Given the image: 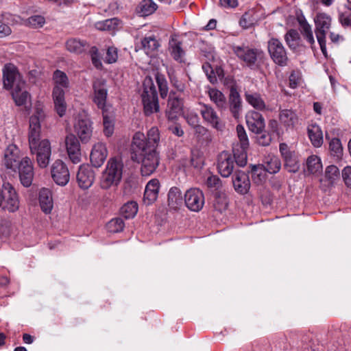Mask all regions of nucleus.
Here are the masks:
<instances>
[{"instance_id": "nucleus-1", "label": "nucleus", "mask_w": 351, "mask_h": 351, "mask_svg": "<svg viewBox=\"0 0 351 351\" xmlns=\"http://www.w3.org/2000/svg\"><path fill=\"white\" fill-rule=\"evenodd\" d=\"M123 169V164L120 158H110L100 178L101 188L108 189L112 186H117L122 178Z\"/></svg>"}, {"instance_id": "nucleus-2", "label": "nucleus", "mask_w": 351, "mask_h": 351, "mask_svg": "<svg viewBox=\"0 0 351 351\" xmlns=\"http://www.w3.org/2000/svg\"><path fill=\"white\" fill-rule=\"evenodd\" d=\"M132 160L141 163V173L143 176H149L159 165V156L156 150L133 149Z\"/></svg>"}, {"instance_id": "nucleus-3", "label": "nucleus", "mask_w": 351, "mask_h": 351, "mask_svg": "<svg viewBox=\"0 0 351 351\" xmlns=\"http://www.w3.org/2000/svg\"><path fill=\"white\" fill-rule=\"evenodd\" d=\"M144 112L149 116L159 111L158 93L152 79L146 77L143 81V91L141 95Z\"/></svg>"}, {"instance_id": "nucleus-4", "label": "nucleus", "mask_w": 351, "mask_h": 351, "mask_svg": "<svg viewBox=\"0 0 351 351\" xmlns=\"http://www.w3.org/2000/svg\"><path fill=\"white\" fill-rule=\"evenodd\" d=\"M315 33L322 53L327 57L326 35L331 26L332 19L326 13H317L314 19Z\"/></svg>"}, {"instance_id": "nucleus-5", "label": "nucleus", "mask_w": 351, "mask_h": 351, "mask_svg": "<svg viewBox=\"0 0 351 351\" xmlns=\"http://www.w3.org/2000/svg\"><path fill=\"white\" fill-rule=\"evenodd\" d=\"M0 208L9 213H14L19 210L18 194L9 182H4L2 189H0Z\"/></svg>"}, {"instance_id": "nucleus-6", "label": "nucleus", "mask_w": 351, "mask_h": 351, "mask_svg": "<svg viewBox=\"0 0 351 351\" xmlns=\"http://www.w3.org/2000/svg\"><path fill=\"white\" fill-rule=\"evenodd\" d=\"M236 130L239 143L233 147L234 157L237 164L243 167L247 163V151L250 145L249 139L242 125H237Z\"/></svg>"}, {"instance_id": "nucleus-7", "label": "nucleus", "mask_w": 351, "mask_h": 351, "mask_svg": "<svg viewBox=\"0 0 351 351\" xmlns=\"http://www.w3.org/2000/svg\"><path fill=\"white\" fill-rule=\"evenodd\" d=\"M160 141V133L158 128L152 127L147 134V137L143 134L136 133L133 137V149H143L156 150Z\"/></svg>"}, {"instance_id": "nucleus-8", "label": "nucleus", "mask_w": 351, "mask_h": 351, "mask_svg": "<svg viewBox=\"0 0 351 351\" xmlns=\"http://www.w3.org/2000/svg\"><path fill=\"white\" fill-rule=\"evenodd\" d=\"M32 154L36 155V159L40 168H45L48 166L51 154V144L49 140L43 139L35 142L34 146L29 144Z\"/></svg>"}, {"instance_id": "nucleus-9", "label": "nucleus", "mask_w": 351, "mask_h": 351, "mask_svg": "<svg viewBox=\"0 0 351 351\" xmlns=\"http://www.w3.org/2000/svg\"><path fill=\"white\" fill-rule=\"evenodd\" d=\"M3 86L5 88L15 90L24 88L25 82L23 80L17 68L12 64H6L3 70Z\"/></svg>"}, {"instance_id": "nucleus-10", "label": "nucleus", "mask_w": 351, "mask_h": 351, "mask_svg": "<svg viewBox=\"0 0 351 351\" xmlns=\"http://www.w3.org/2000/svg\"><path fill=\"white\" fill-rule=\"evenodd\" d=\"M93 125L85 114H79L74 123V131L82 143H87L93 134Z\"/></svg>"}, {"instance_id": "nucleus-11", "label": "nucleus", "mask_w": 351, "mask_h": 351, "mask_svg": "<svg viewBox=\"0 0 351 351\" xmlns=\"http://www.w3.org/2000/svg\"><path fill=\"white\" fill-rule=\"evenodd\" d=\"M267 49L271 59L276 64L281 66H285L287 64L288 57L287 52L279 40L274 38L269 39Z\"/></svg>"}, {"instance_id": "nucleus-12", "label": "nucleus", "mask_w": 351, "mask_h": 351, "mask_svg": "<svg viewBox=\"0 0 351 351\" xmlns=\"http://www.w3.org/2000/svg\"><path fill=\"white\" fill-rule=\"evenodd\" d=\"M184 202L190 210L199 212L204 204L203 192L197 188H191L187 190L184 195Z\"/></svg>"}, {"instance_id": "nucleus-13", "label": "nucleus", "mask_w": 351, "mask_h": 351, "mask_svg": "<svg viewBox=\"0 0 351 351\" xmlns=\"http://www.w3.org/2000/svg\"><path fill=\"white\" fill-rule=\"evenodd\" d=\"M64 144L70 160L77 164L81 161V148L80 143L77 136L69 133L65 136Z\"/></svg>"}, {"instance_id": "nucleus-14", "label": "nucleus", "mask_w": 351, "mask_h": 351, "mask_svg": "<svg viewBox=\"0 0 351 351\" xmlns=\"http://www.w3.org/2000/svg\"><path fill=\"white\" fill-rule=\"evenodd\" d=\"M51 177L58 185L65 186L69 181L70 173L67 166L60 160H56L51 167Z\"/></svg>"}, {"instance_id": "nucleus-15", "label": "nucleus", "mask_w": 351, "mask_h": 351, "mask_svg": "<svg viewBox=\"0 0 351 351\" xmlns=\"http://www.w3.org/2000/svg\"><path fill=\"white\" fill-rule=\"evenodd\" d=\"M183 100L180 93L171 91L169 94L166 116L169 120H174L182 110Z\"/></svg>"}, {"instance_id": "nucleus-16", "label": "nucleus", "mask_w": 351, "mask_h": 351, "mask_svg": "<svg viewBox=\"0 0 351 351\" xmlns=\"http://www.w3.org/2000/svg\"><path fill=\"white\" fill-rule=\"evenodd\" d=\"M17 169H19L21 184L25 187L29 186L34 178V169L31 160L28 157L23 158Z\"/></svg>"}, {"instance_id": "nucleus-17", "label": "nucleus", "mask_w": 351, "mask_h": 351, "mask_svg": "<svg viewBox=\"0 0 351 351\" xmlns=\"http://www.w3.org/2000/svg\"><path fill=\"white\" fill-rule=\"evenodd\" d=\"M247 125L250 131L255 134L264 132L265 123L261 114L254 110H250L245 115Z\"/></svg>"}, {"instance_id": "nucleus-18", "label": "nucleus", "mask_w": 351, "mask_h": 351, "mask_svg": "<svg viewBox=\"0 0 351 351\" xmlns=\"http://www.w3.org/2000/svg\"><path fill=\"white\" fill-rule=\"evenodd\" d=\"M95 180V172L88 165L80 166L77 173V182L79 186L82 189L90 188Z\"/></svg>"}, {"instance_id": "nucleus-19", "label": "nucleus", "mask_w": 351, "mask_h": 351, "mask_svg": "<svg viewBox=\"0 0 351 351\" xmlns=\"http://www.w3.org/2000/svg\"><path fill=\"white\" fill-rule=\"evenodd\" d=\"M94 98L93 101L97 107L104 110H109L111 106L106 105L108 90L104 82L97 81L93 84Z\"/></svg>"}, {"instance_id": "nucleus-20", "label": "nucleus", "mask_w": 351, "mask_h": 351, "mask_svg": "<svg viewBox=\"0 0 351 351\" xmlns=\"http://www.w3.org/2000/svg\"><path fill=\"white\" fill-rule=\"evenodd\" d=\"M108 156L106 146L103 143L95 144L90 154V160L92 165L99 168L103 165Z\"/></svg>"}, {"instance_id": "nucleus-21", "label": "nucleus", "mask_w": 351, "mask_h": 351, "mask_svg": "<svg viewBox=\"0 0 351 351\" xmlns=\"http://www.w3.org/2000/svg\"><path fill=\"white\" fill-rule=\"evenodd\" d=\"M232 49L236 56L247 65L251 66L256 62L257 50L245 46H233Z\"/></svg>"}, {"instance_id": "nucleus-22", "label": "nucleus", "mask_w": 351, "mask_h": 351, "mask_svg": "<svg viewBox=\"0 0 351 351\" xmlns=\"http://www.w3.org/2000/svg\"><path fill=\"white\" fill-rule=\"evenodd\" d=\"M160 186V182L156 178H153L147 182L143 196V202L145 204L150 205L157 199Z\"/></svg>"}, {"instance_id": "nucleus-23", "label": "nucleus", "mask_w": 351, "mask_h": 351, "mask_svg": "<svg viewBox=\"0 0 351 351\" xmlns=\"http://www.w3.org/2000/svg\"><path fill=\"white\" fill-rule=\"evenodd\" d=\"M230 109L235 119H238L241 110V101L240 95L237 90L234 83L231 81L230 85V95H229Z\"/></svg>"}, {"instance_id": "nucleus-24", "label": "nucleus", "mask_w": 351, "mask_h": 351, "mask_svg": "<svg viewBox=\"0 0 351 351\" xmlns=\"http://www.w3.org/2000/svg\"><path fill=\"white\" fill-rule=\"evenodd\" d=\"M52 97L56 111L60 117L64 116L66 110L64 89L58 86H55L53 90Z\"/></svg>"}, {"instance_id": "nucleus-25", "label": "nucleus", "mask_w": 351, "mask_h": 351, "mask_svg": "<svg viewBox=\"0 0 351 351\" xmlns=\"http://www.w3.org/2000/svg\"><path fill=\"white\" fill-rule=\"evenodd\" d=\"M232 183L235 191L240 194H246L250 188L249 177L243 171L236 173Z\"/></svg>"}, {"instance_id": "nucleus-26", "label": "nucleus", "mask_w": 351, "mask_h": 351, "mask_svg": "<svg viewBox=\"0 0 351 351\" xmlns=\"http://www.w3.org/2000/svg\"><path fill=\"white\" fill-rule=\"evenodd\" d=\"M278 118L281 125L287 129L293 128L298 121V115L290 109L280 110Z\"/></svg>"}, {"instance_id": "nucleus-27", "label": "nucleus", "mask_w": 351, "mask_h": 351, "mask_svg": "<svg viewBox=\"0 0 351 351\" xmlns=\"http://www.w3.org/2000/svg\"><path fill=\"white\" fill-rule=\"evenodd\" d=\"M200 112L206 122L218 130L219 117L212 107L206 104H202Z\"/></svg>"}, {"instance_id": "nucleus-28", "label": "nucleus", "mask_w": 351, "mask_h": 351, "mask_svg": "<svg viewBox=\"0 0 351 351\" xmlns=\"http://www.w3.org/2000/svg\"><path fill=\"white\" fill-rule=\"evenodd\" d=\"M39 203L41 210L49 214L53 208L52 193L48 189L43 188L39 192Z\"/></svg>"}, {"instance_id": "nucleus-29", "label": "nucleus", "mask_w": 351, "mask_h": 351, "mask_svg": "<svg viewBox=\"0 0 351 351\" xmlns=\"http://www.w3.org/2000/svg\"><path fill=\"white\" fill-rule=\"evenodd\" d=\"M307 132L312 145L315 147H320L324 142L321 128L315 123L311 124L308 126Z\"/></svg>"}, {"instance_id": "nucleus-30", "label": "nucleus", "mask_w": 351, "mask_h": 351, "mask_svg": "<svg viewBox=\"0 0 351 351\" xmlns=\"http://www.w3.org/2000/svg\"><path fill=\"white\" fill-rule=\"evenodd\" d=\"M41 132V123L36 122L35 118H29V125L28 132L29 144L34 146L35 142L40 141Z\"/></svg>"}, {"instance_id": "nucleus-31", "label": "nucleus", "mask_w": 351, "mask_h": 351, "mask_svg": "<svg viewBox=\"0 0 351 351\" xmlns=\"http://www.w3.org/2000/svg\"><path fill=\"white\" fill-rule=\"evenodd\" d=\"M183 203V197L180 189L171 187L168 193V205L173 209H177Z\"/></svg>"}, {"instance_id": "nucleus-32", "label": "nucleus", "mask_w": 351, "mask_h": 351, "mask_svg": "<svg viewBox=\"0 0 351 351\" xmlns=\"http://www.w3.org/2000/svg\"><path fill=\"white\" fill-rule=\"evenodd\" d=\"M262 166L268 173H276L280 169L281 163L277 156L274 155H267L265 156Z\"/></svg>"}, {"instance_id": "nucleus-33", "label": "nucleus", "mask_w": 351, "mask_h": 351, "mask_svg": "<svg viewBox=\"0 0 351 351\" xmlns=\"http://www.w3.org/2000/svg\"><path fill=\"white\" fill-rule=\"evenodd\" d=\"M141 47L146 54L152 56L158 50L160 44L154 36H149L142 39Z\"/></svg>"}, {"instance_id": "nucleus-34", "label": "nucleus", "mask_w": 351, "mask_h": 351, "mask_svg": "<svg viewBox=\"0 0 351 351\" xmlns=\"http://www.w3.org/2000/svg\"><path fill=\"white\" fill-rule=\"evenodd\" d=\"M245 98L247 102L258 110H266V104L261 95L256 93H245Z\"/></svg>"}, {"instance_id": "nucleus-35", "label": "nucleus", "mask_w": 351, "mask_h": 351, "mask_svg": "<svg viewBox=\"0 0 351 351\" xmlns=\"http://www.w3.org/2000/svg\"><path fill=\"white\" fill-rule=\"evenodd\" d=\"M169 45L171 56L175 60L182 62L185 54L184 51L182 48V43L176 38H171L169 40Z\"/></svg>"}, {"instance_id": "nucleus-36", "label": "nucleus", "mask_w": 351, "mask_h": 351, "mask_svg": "<svg viewBox=\"0 0 351 351\" xmlns=\"http://www.w3.org/2000/svg\"><path fill=\"white\" fill-rule=\"evenodd\" d=\"M298 23L300 27V32L302 34L313 47L315 41L311 25L306 21L304 16L298 18Z\"/></svg>"}, {"instance_id": "nucleus-37", "label": "nucleus", "mask_w": 351, "mask_h": 351, "mask_svg": "<svg viewBox=\"0 0 351 351\" xmlns=\"http://www.w3.org/2000/svg\"><path fill=\"white\" fill-rule=\"evenodd\" d=\"M16 153L14 151H8L5 154L4 165L7 169H10L15 171L20 165L19 157L17 154V149H15Z\"/></svg>"}, {"instance_id": "nucleus-38", "label": "nucleus", "mask_w": 351, "mask_h": 351, "mask_svg": "<svg viewBox=\"0 0 351 351\" xmlns=\"http://www.w3.org/2000/svg\"><path fill=\"white\" fill-rule=\"evenodd\" d=\"M157 8L158 5L153 0H142L138 5V12L143 16H149Z\"/></svg>"}, {"instance_id": "nucleus-39", "label": "nucleus", "mask_w": 351, "mask_h": 351, "mask_svg": "<svg viewBox=\"0 0 351 351\" xmlns=\"http://www.w3.org/2000/svg\"><path fill=\"white\" fill-rule=\"evenodd\" d=\"M86 43L75 38L69 39L66 43V47L70 52L82 53L85 51Z\"/></svg>"}, {"instance_id": "nucleus-40", "label": "nucleus", "mask_w": 351, "mask_h": 351, "mask_svg": "<svg viewBox=\"0 0 351 351\" xmlns=\"http://www.w3.org/2000/svg\"><path fill=\"white\" fill-rule=\"evenodd\" d=\"M257 22L256 12L254 10L245 12L239 21V25L243 29H248L252 27Z\"/></svg>"}, {"instance_id": "nucleus-41", "label": "nucleus", "mask_w": 351, "mask_h": 351, "mask_svg": "<svg viewBox=\"0 0 351 351\" xmlns=\"http://www.w3.org/2000/svg\"><path fill=\"white\" fill-rule=\"evenodd\" d=\"M23 88H15V90L12 91V98L17 106L25 105L30 97L28 92L23 90Z\"/></svg>"}, {"instance_id": "nucleus-42", "label": "nucleus", "mask_w": 351, "mask_h": 351, "mask_svg": "<svg viewBox=\"0 0 351 351\" xmlns=\"http://www.w3.org/2000/svg\"><path fill=\"white\" fill-rule=\"evenodd\" d=\"M138 212V204L135 202H129L121 208V213L125 219L133 218Z\"/></svg>"}, {"instance_id": "nucleus-43", "label": "nucleus", "mask_w": 351, "mask_h": 351, "mask_svg": "<svg viewBox=\"0 0 351 351\" xmlns=\"http://www.w3.org/2000/svg\"><path fill=\"white\" fill-rule=\"evenodd\" d=\"M109 110L102 111L104 132L106 136H110L114 131L113 117L108 114Z\"/></svg>"}, {"instance_id": "nucleus-44", "label": "nucleus", "mask_w": 351, "mask_h": 351, "mask_svg": "<svg viewBox=\"0 0 351 351\" xmlns=\"http://www.w3.org/2000/svg\"><path fill=\"white\" fill-rule=\"evenodd\" d=\"M306 167L311 173L319 172L322 169L320 158L315 155L309 156L306 160Z\"/></svg>"}, {"instance_id": "nucleus-45", "label": "nucleus", "mask_w": 351, "mask_h": 351, "mask_svg": "<svg viewBox=\"0 0 351 351\" xmlns=\"http://www.w3.org/2000/svg\"><path fill=\"white\" fill-rule=\"evenodd\" d=\"M53 79L55 86H58L61 88H66L69 86V80L65 73L60 70H56L53 73Z\"/></svg>"}, {"instance_id": "nucleus-46", "label": "nucleus", "mask_w": 351, "mask_h": 351, "mask_svg": "<svg viewBox=\"0 0 351 351\" xmlns=\"http://www.w3.org/2000/svg\"><path fill=\"white\" fill-rule=\"evenodd\" d=\"M208 189L215 193L214 195L216 199L219 197V192L217 191L219 184V179L217 176L210 175L206 182Z\"/></svg>"}, {"instance_id": "nucleus-47", "label": "nucleus", "mask_w": 351, "mask_h": 351, "mask_svg": "<svg viewBox=\"0 0 351 351\" xmlns=\"http://www.w3.org/2000/svg\"><path fill=\"white\" fill-rule=\"evenodd\" d=\"M156 80L158 86L160 97L165 98L168 94V84L165 76L162 74L157 73L156 75Z\"/></svg>"}, {"instance_id": "nucleus-48", "label": "nucleus", "mask_w": 351, "mask_h": 351, "mask_svg": "<svg viewBox=\"0 0 351 351\" xmlns=\"http://www.w3.org/2000/svg\"><path fill=\"white\" fill-rule=\"evenodd\" d=\"M124 226V222L121 218L112 219L106 225L108 230L113 233L121 232Z\"/></svg>"}, {"instance_id": "nucleus-49", "label": "nucleus", "mask_w": 351, "mask_h": 351, "mask_svg": "<svg viewBox=\"0 0 351 351\" xmlns=\"http://www.w3.org/2000/svg\"><path fill=\"white\" fill-rule=\"evenodd\" d=\"M30 118H35L36 122L43 123L46 118L45 109L43 104L40 102L36 104L34 111Z\"/></svg>"}, {"instance_id": "nucleus-50", "label": "nucleus", "mask_w": 351, "mask_h": 351, "mask_svg": "<svg viewBox=\"0 0 351 351\" xmlns=\"http://www.w3.org/2000/svg\"><path fill=\"white\" fill-rule=\"evenodd\" d=\"M326 178L330 184H333L340 178V173L338 167L335 165H330L326 167L325 171Z\"/></svg>"}, {"instance_id": "nucleus-51", "label": "nucleus", "mask_w": 351, "mask_h": 351, "mask_svg": "<svg viewBox=\"0 0 351 351\" xmlns=\"http://www.w3.org/2000/svg\"><path fill=\"white\" fill-rule=\"evenodd\" d=\"M285 167L289 172H296L299 169V165L295 157L291 154L285 156Z\"/></svg>"}, {"instance_id": "nucleus-52", "label": "nucleus", "mask_w": 351, "mask_h": 351, "mask_svg": "<svg viewBox=\"0 0 351 351\" xmlns=\"http://www.w3.org/2000/svg\"><path fill=\"white\" fill-rule=\"evenodd\" d=\"M118 19L116 18L107 19L102 22H98L96 24V27L102 31H109L114 29L118 25Z\"/></svg>"}, {"instance_id": "nucleus-53", "label": "nucleus", "mask_w": 351, "mask_h": 351, "mask_svg": "<svg viewBox=\"0 0 351 351\" xmlns=\"http://www.w3.org/2000/svg\"><path fill=\"white\" fill-rule=\"evenodd\" d=\"M338 21L343 27L351 28V11L339 10Z\"/></svg>"}, {"instance_id": "nucleus-54", "label": "nucleus", "mask_w": 351, "mask_h": 351, "mask_svg": "<svg viewBox=\"0 0 351 351\" xmlns=\"http://www.w3.org/2000/svg\"><path fill=\"white\" fill-rule=\"evenodd\" d=\"M299 34L295 29H290L285 36V40L288 46L291 49H295L298 46Z\"/></svg>"}, {"instance_id": "nucleus-55", "label": "nucleus", "mask_w": 351, "mask_h": 351, "mask_svg": "<svg viewBox=\"0 0 351 351\" xmlns=\"http://www.w3.org/2000/svg\"><path fill=\"white\" fill-rule=\"evenodd\" d=\"M234 169V162L232 158H227L221 162V176L228 177Z\"/></svg>"}, {"instance_id": "nucleus-56", "label": "nucleus", "mask_w": 351, "mask_h": 351, "mask_svg": "<svg viewBox=\"0 0 351 351\" xmlns=\"http://www.w3.org/2000/svg\"><path fill=\"white\" fill-rule=\"evenodd\" d=\"M191 164L195 168H201L203 166V156L198 149H193L191 151Z\"/></svg>"}, {"instance_id": "nucleus-57", "label": "nucleus", "mask_w": 351, "mask_h": 351, "mask_svg": "<svg viewBox=\"0 0 351 351\" xmlns=\"http://www.w3.org/2000/svg\"><path fill=\"white\" fill-rule=\"evenodd\" d=\"M329 149L334 156L339 157L342 153L341 141L337 138H333L329 143Z\"/></svg>"}, {"instance_id": "nucleus-58", "label": "nucleus", "mask_w": 351, "mask_h": 351, "mask_svg": "<svg viewBox=\"0 0 351 351\" xmlns=\"http://www.w3.org/2000/svg\"><path fill=\"white\" fill-rule=\"evenodd\" d=\"M302 83V73L299 70L293 71L289 75V86L295 88Z\"/></svg>"}, {"instance_id": "nucleus-59", "label": "nucleus", "mask_w": 351, "mask_h": 351, "mask_svg": "<svg viewBox=\"0 0 351 351\" xmlns=\"http://www.w3.org/2000/svg\"><path fill=\"white\" fill-rule=\"evenodd\" d=\"M27 23L33 28H39L43 26L45 19L40 15H34L28 18Z\"/></svg>"}, {"instance_id": "nucleus-60", "label": "nucleus", "mask_w": 351, "mask_h": 351, "mask_svg": "<svg viewBox=\"0 0 351 351\" xmlns=\"http://www.w3.org/2000/svg\"><path fill=\"white\" fill-rule=\"evenodd\" d=\"M118 59V51L114 47H109L105 56V62L108 64H112L117 62Z\"/></svg>"}, {"instance_id": "nucleus-61", "label": "nucleus", "mask_w": 351, "mask_h": 351, "mask_svg": "<svg viewBox=\"0 0 351 351\" xmlns=\"http://www.w3.org/2000/svg\"><path fill=\"white\" fill-rule=\"evenodd\" d=\"M202 69L205 71L208 80L214 84L217 82V79L215 75V72L209 64H205L202 66Z\"/></svg>"}, {"instance_id": "nucleus-62", "label": "nucleus", "mask_w": 351, "mask_h": 351, "mask_svg": "<svg viewBox=\"0 0 351 351\" xmlns=\"http://www.w3.org/2000/svg\"><path fill=\"white\" fill-rule=\"evenodd\" d=\"M341 176L346 186L351 189V166H346L343 169Z\"/></svg>"}, {"instance_id": "nucleus-63", "label": "nucleus", "mask_w": 351, "mask_h": 351, "mask_svg": "<svg viewBox=\"0 0 351 351\" xmlns=\"http://www.w3.org/2000/svg\"><path fill=\"white\" fill-rule=\"evenodd\" d=\"M171 85L177 89L180 93H182L185 89V86L183 83L178 80L177 77L173 74H169Z\"/></svg>"}, {"instance_id": "nucleus-64", "label": "nucleus", "mask_w": 351, "mask_h": 351, "mask_svg": "<svg viewBox=\"0 0 351 351\" xmlns=\"http://www.w3.org/2000/svg\"><path fill=\"white\" fill-rule=\"evenodd\" d=\"M271 136L266 133H261V135L258 138V143L263 146H267L271 143Z\"/></svg>"}]
</instances>
